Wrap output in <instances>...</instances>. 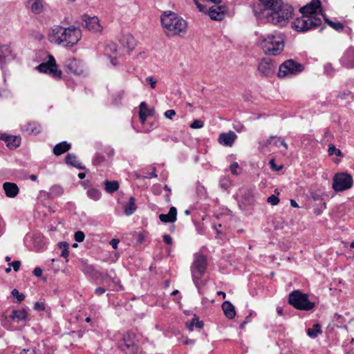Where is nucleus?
<instances>
[{
    "label": "nucleus",
    "mask_w": 354,
    "mask_h": 354,
    "mask_svg": "<svg viewBox=\"0 0 354 354\" xmlns=\"http://www.w3.org/2000/svg\"><path fill=\"white\" fill-rule=\"evenodd\" d=\"M322 24L321 18L309 15H302L292 23V27L297 31L305 32L315 28Z\"/></svg>",
    "instance_id": "6"
},
{
    "label": "nucleus",
    "mask_w": 354,
    "mask_h": 354,
    "mask_svg": "<svg viewBox=\"0 0 354 354\" xmlns=\"http://www.w3.org/2000/svg\"><path fill=\"white\" fill-rule=\"evenodd\" d=\"M10 318L17 322L26 321L28 319V313L24 308L13 310L10 315Z\"/></svg>",
    "instance_id": "24"
},
{
    "label": "nucleus",
    "mask_w": 354,
    "mask_h": 354,
    "mask_svg": "<svg viewBox=\"0 0 354 354\" xmlns=\"http://www.w3.org/2000/svg\"><path fill=\"white\" fill-rule=\"evenodd\" d=\"M240 193L242 195L244 203L247 205H252L254 202V195L252 189H243L240 190Z\"/></svg>",
    "instance_id": "28"
},
{
    "label": "nucleus",
    "mask_w": 354,
    "mask_h": 354,
    "mask_svg": "<svg viewBox=\"0 0 354 354\" xmlns=\"http://www.w3.org/2000/svg\"><path fill=\"white\" fill-rule=\"evenodd\" d=\"M66 163L71 166H73L79 169H84L85 167L82 165L81 162L78 160L76 155L73 153H68L66 156Z\"/></svg>",
    "instance_id": "25"
},
{
    "label": "nucleus",
    "mask_w": 354,
    "mask_h": 354,
    "mask_svg": "<svg viewBox=\"0 0 354 354\" xmlns=\"http://www.w3.org/2000/svg\"><path fill=\"white\" fill-rule=\"evenodd\" d=\"M11 294L17 299L19 302L22 301L25 299V295L23 293H20L17 289H13Z\"/></svg>",
    "instance_id": "44"
},
{
    "label": "nucleus",
    "mask_w": 354,
    "mask_h": 354,
    "mask_svg": "<svg viewBox=\"0 0 354 354\" xmlns=\"http://www.w3.org/2000/svg\"><path fill=\"white\" fill-rule=\"evenodd\" d=\"M38 198L41 200H48V199L53 198L50 194V191L46 192V191H44V190H41L39 192Z\"/></svg>",
    "instance_id": "43"
},
{
    "label": "nucleus",
    "mask_w": 354,
    "mask_h": 354,
    "mask_svg": "<svg viewBox=\"0 0 354 354\" xmlns=\"http://www.w3.org/2000/svg\"><path fill=\"white\" fill-rule=\"evenodd\" d=\"M145 107H146V102H141L140 104L139 116H140V120L142 124H144L147 118L149 116V113H145V111L144 109H145Z\"/></svg>",
    "instance_id": "40"
},
{
    "label": "nucleus",
    "mask_w": 354,
    "mask_h": 354,
    "mask_svg": "<svg viewBox=\"0 0 354 354\" xmlns=\"http://www.w3.org/2000/svg\"><path fill=\"white\" fill-rule=\"evenodd\" d=\"M236 138V134L234 131H230L227 133H221L218 137V142L224 146L231 147Z\"/></svg>",
    "instance_id": "18"
},
{
    "label": "nucleus",
    "mask_w": 354,
    "mask_h": 354,
    "mask_svg": "<svg viewBox=\"0 0 354 354\" xmlns=\"http://www.w3.org/2000/svg\"><path fill=\"white\" fill-rule=\"evenodd\" d=\"M104 186L106 192L109 194H113L119 189V184L117 181L106 180Z\"/></svg>",
    "instance_id": "34"
},
{
    "label": "nucleus",
    "mask_w": 354,
    "mask_h": 354,
    "mask_svg": "<svg viewBox=\"0 0 354 354\" xmlns=\"http://www.w3.org/2000/svg\"><path fill=\"white\" fill-rule=\"evenodd\" d=\"M239 168V164L236 162H234L230 165V169L232 174L238 175L239 173L237 169Z\"/></svg>",
    "instance_id": "50"
},
{
    "label": "nucleus",
    "mask_w": 354,
    "mask_h": 354,
    "mask_svg": "<svg viewBox=\"0 0 354 354\" xmlns=\"http://www.w3.org/2000/svg\"><path fill=\"white\" fill-rule=\"evenodd\" d=\"M324 20L331 27L333 28L334 30H337V31H342L343 29H344V25L343 24L337 21V22H335V21H333L327 18H326L325 17H324Z\"/></svg>",
    "instance_id": "39"
},
{
    "label": "nucleus",
    "mask_w": 354,
    "mask_h": 354,
    "mask_svg": "<svg viewBox=\"0 0 354 354\" xmlns=\"http://www.w3.org/2000/svg\"><path fill=\"white\" fill-rule=\"evenodd\" d=\"M204 126V122L200 120H194L189 125L192 129H201Z\"/></svg>",
    "instance_id": "45"
},
{
    "label": "nucleus",
    "mask_w": 354,
    "mask_h": 354,
    "mask_svg": "<svg viewBox=\"0 0 354 354\" xmlns=\"http://www.w3.org/2000/svg\"><path fill=\"white\" fill-rule=\"evenodd\" d=\"M270 165L271 168L274 169V170L279 171L280 169V168H276L275 167V164H274V160H271L270 161Z\"/></svg>",
    "instance_id": "62"
},
{
    "label": "nucleus",
    "mask_w": 354,
    "mask_h": 354,
    "mask_svg": "<svg viewBox=\"0 0 354 354\" xmlns=\"http://www.w3.org/2000/svg\"><path fill=\"white\" fill-rule=\"evenodd\" d=\"M23 131L26 133L28 135L30 134H38L41 131V126L40 124L35 122H31L27 123L26 125H24L22 127Z\"/></svg>",
    "instance_id": "21"
},
{
    "label": "nucleus",
    "mask_w": 354,
    "mask_h": 354,
    "mask_svg": "<svg viewBox=\"0 0 354 354\" xmlns=\"http://www.w3.org/2000/svg\"><path fill=\"white\" fill-rule=\"evenodd\" d=\"M48 61L40 64L36 68L41 73H48L55 79H60L62 71L58 70L57 65L54 57L51 55H48Z\"/></svg>",
    "instance_id": "11"
},
{
    "label": "nucleus",
    "mask_w": 354,
    "mask_h": 354,
    "mask_svg": "<svg viewBox=\"0 0 354 354\" xmlns=\"http://www.w3.org/2000/svg\"><path fill=\"white\" fill-rule=\"evenodd\" d=\"M353 180L351 175L347 173H337L333 178L332 187L336 192H343L353 187Z\"/></svg>",
    "instance_id": "9"
},
{
    "label": "nucleus",
    "mask_w": 354,
    "mask_h": 354,
    "mask_svg": "<svg viewBox=\"0 0 354 354\" xmlns=\"http://www.w3.org/2000/svg\"><path fill=\"white\" fill-rule=\"evenodd\" d=\"M222 309L224 314L228 319H233L236 315L234 306L228 301H225L222 304Z\"/></svg>",
    "instance_id": "27"
},
{
    "label": "nucleus",
    "mask_w": 354,
    "mask_h": 354,
    "mask_svg": "<svg viewBox=\"0 0 354 354\" xmlns=\"http://www.w3.org/2000/svg\"><path fill=\"white\" fill-rule=\"evenodd\" d=\"M163 241L167 245H171L173 243L172 238L169 234H165L163 236Z\"/></svg>",
    "instance_id": "56"
},
{
    "label": "nucleus",
    "mask_w": 354,
    "mask_h": 354,
    "mask_svg": "<svg viewBox=\"0 0 354 354\" xmlns=\"http://www.w3.org/2000/svg\"><path fill=\"white\" fill-rule=\"evenodd\" d=\"M30 8L35 14H39L43 11V1L33 0L30 5Z\"/></svg>",
    "instance_id": "36"
},
{
    "label": "nucleus",
    "mask_w": 354,
    "mask_h": 354,
    "mask_svg": "<svg viewBox=\"0 0 354 354\" xmlns=\"http://www.w3.org/2000/svg\"><path fill=\"white\" fill-rule=\"evenodd\" d=\"M104 160V156H102L100 153H96L93 159V163L94 165H97V164H100L102 162H103Z\"/></svg>",
    "instance_id": "48"
},
{
    "label": "nucleus",
    "mask_w": 354,
    "mask_h": 354,
    "mask_svg": "<svg viewBox=\"0 0 354 354\" xmlns=\"http://www.w3.org/2000/svg\"><path fill=\"white\" fill-rule=\"evenodd\" d=\"M85 235L83 232L77 231L74 234V239L77 242H82L84 240Z\"/></svg>",
    "instance_id": "46"
},
{
    "label": "nucleus",
    "mask_w": 354,
    "mask_h": 354,
    "mask_svg": "<svg viewBox=\"0 0 354 354\" xmlns=\"http://www.w3.org/2000/svg\"><path fill=\"white\" fill-rule=\"evenodd\" d=\"M177 209L175 207H171L169 209L168 214H161L159 215V219L162 223H173L176 221Z\"/></svg>",
    "instance_id": "23"
},
{
    "label": "nucleus",
    "mask_w": 354,
    "mask_h": 354,
    "mask_svg": "<svg viewBox=\"0 0 354 354\" xmlns=\"http://www.w3.org/2000/svg\"><path fill=\"white\" fill-rule=\"evenodd\" d=\"M136 46V40L134 37L130 34L123 35L120 40L119 44L115 43H109L105 47V53L109 56L111 63L116 66L117 57L129 54Z\"/></svg>",
    "instance_id": "3"
},
{
    "label": "nucleus",
    "mask_w": 354,
    "mask_h": 354,
    "mask_svg": "<svg viewBox=\"0 0 354 354\" xmlns=\"http://www.w3.org/2000/svg\"><path fill=\"white\" fill-rule=\"evenodd\" d=\"M118 347L126 354H136L138 348L132 335L129 333L123 335L122 339L118 342Z\"/></svg>",
    "instance_id": "12"
},
{
    "label": "nucleus",
    "mask_w": 354,
    "mask_h": 354,
    "mask_svg": "<svg viewBox=\"0 0 354 354\" xmlns=\"http://www.w3.org/2000/svg\"><path fill=\"white\" fill-rule=\"evenodd\" d=\"M161 24L168 36H182L187 32V21L174 12H164L161 15Z\"/></svg>",
    "instance_id": "4"
},
{
    "label": "nucleus",
    "mask_w": 354,
    "mask_h": 354,
    "mask_svg": "<svg viewBox=\"0 0 354 354\" xmlns=\"http://www.w3.org/2000/svg\"><path fill=\"white\" fill-rule=\"evenodd\" d=\"M71 149V144L66 141L61 142L57 144L53 148V153L55 156H60L67 152Z\"/></svg>",
    "instance_id": "26"
},
{
    "label": "nucleus",
    "mask_w": 354,
    "mask_h": 354,
    "mask_svg": "<svg viewBox=\"0 0 354 354\" xmlns=\"http://www.w3.org/2000/svg\"><path fill=\"white\" fill-rule=\"evenodd\" d=\"M82 26L89 31L93 32H100L102 30V26L100 24V20L95 16L90 17L87 15H83Z\"/></svg>",
    "instance_id": "15"
},
{
    "label": "nucleus",
    "mask_w": 354,
    "mask_h": 354,
    "mask_svg": "<svg viewBox=\"0 0 354 354\" xmlns=\"http://www.w3.org/2000/svg\"><path fill=\"white\" fill-rule=\"evenodd\" d=\"M277 65L270 58H264L258 66V71L261 75L264 77H268L273 74Z\"/></svg>",
    "instance_id": "16"
},
{
    "label": "nucleus",
    "mask_w": 354,
    "mask_h": 354,
    "mask_svg": "<svg viewBox=\"0 0 354 354\" xmlns=\"http://www.w3.org/2000/svg\"><path fill=\"white\" fill-rule=\"evenodd\" d=\"M194 326L197 328H201L203 326V322L202 321H199L198 318L196 315L189 324H187V327L190 331L194 330Z\"/></svg>",
    "instance_id": "37"
},
{
    "label": "nucleus",
    "mask_w": 354,
    "mask_h": 354,
    "mask_svg": "<svg viewBox=\"0 0 354 354\" xmlns=\"http://www.w3.org/2000/svg\"><path fill=\"white\" fill-rule=\"evenodd\" d=\"M285 36L281 32L268 34L261 41L263 52L269 55H278L283 50Z\"/></svg>",
    "instance_id": "5"
},
{
    "label": "nucleus",
    "mask_w": 354,
    "mask_h": 354,
    "mask_svg": "<svg viewBox=\"0 0 354 354\" xmlns=\"http://www.w3.org/2000/svg\"><path fill=\"white\" fill-rule=\"evenodd\" d=\"M50 191L53 198L55 197L60 196L64 194L63 187L58 185H55L52 186L50 189Z\"/></svg>",
    "instance_id": "38"
},
{
    "label": "nucleus",
    "mask_w": 354,
    "mask_h": 354,
    "mask_svg": "<svg viewBox=\"0 0 354 354\" xmlns=\"http://www.w3.org/2000/svg\"><path fill=\"white\" fill-rule=\"evenodd\" d=\"M340 61L344 66L348 68H354V48L347 49Z\"/></svg>",
    "instance_id": "19"
},
{
    "label": "nucleus",
    "mask_w": 354,
    "mask_h": 354,
    "mask_svg": "<svg viewBox=\"0 0 354 354\" xmlns=\"http://www.w3.org/2000/svg\"><path fill=\"white\" fill-rule=\"evenodd\" d=\"M100 278L104 282H108L109 281H113V279L111 275H109L106 272H102L100 274Z\"/></svg>",
    "instance_id": "53"
},
{
    "label": "nucleus",
    "mask_w": 354,
    "mask_h": 354,
    "mask_svg": "<svg viewBox=\"0 0 354 354\" xmlns=\"http://www.w3.org/2000/svg\"><path fill=\"white\" fill-rule=\"evenodd\" d=\"M146 81L150 84L151 88H155L156 85V80L154 77L150 76L146 78Z\"/></svg>",
    "instance_id": "55"
},
{
    "label": "nucleus",
    "mask_w": 354,
    "mask_h": 354,
    "mask_svg": "<svg viewBox=\"0 0 354 354\" xmlns=\"http://www.w3.org/2000/svg\"><path fill=\"white\" fill-rule=\"evenodd\" d=\"M221 0H194V3L199 10L202 12L207 11V8L209 6V3H221Z\"/></svg>",
    "instance_id": "30"
},
{
    "label": "nucleus",
    "mask_w": 354,
    "mask_h": 354,
    "mask_svg": "<svg viewBox=\"0 0 354 354\" xmlns=\"http://www.w3.org/2000/svg\"><path fill=\"white\" fill-rule=\"evenodd\" d=\"M272 145L277 147L280 146L284 147L285 149H288V145L286 143L284 140L281 137L270 136V138L266 141V146Z\"/></svg>",
    "instance_id": "29"
},
{
    "label": "nucleus",
    "mask_w": 354,
    "mask_h": 354,
    "mask_svg": "<svg viewBox=\"0 0 354 354\" xmlns=\"http://www.w3.org/2000/svg\"><path fill=\"white\" fill-rule=\"evenodd\" d=\"M6 196L15 198L19 194V189L17 184L14 183L6 182L3 185Z\"/></svg>",
    "instance_id": "20"
},
{
    "label": "nucleus",
    "mask_w": 354,
    "mask_h": 354,
    "mask_svg": "<svg viewBox=\"0 0 354 354\" xmlns=\"http://www.w3.org/2000/svg\"><path fill=\"white\" fill-rule=\"evenodd\" d=\"M82 38V30L79 27L70 26L64 28L59 25L53 26L48 34L50 42L63 47H73Z\"/></svg>",
    "instance_id": "2"
},
{
    "label": "nucleus",
    "mask_w": 354,
    "mask_h": 354,
    "mask_svg": "<svg viewBox=\"0 0 354 354\" xmlns=\"http://www.w3.org/2000/svg\"><path fill=\"white\" fill-rule=\"evenodd\" d=\"M33 274L36 277H41L42 275V270L40 268H35L33 270Z\"/></svg>",
    "instance_id": "60"
},
{
    "label": "nucleus",
    "mask_w": 354,
    "mask_h": 354,
    "mask_svg": "<svg viewBox=\"0 0 354 354\" xmlns=\"http://www.w3.org/2000/svg\"><path fill=\"white\" fill-rule=\"evenodd\" d=\"M59 247L62 250L61 257L66 258L69 254L68 244L66 242L59 243Z\"/></svg>",
    "instance_id": "41"
},
{
    "label": "nucleus",
    "mask_w": 354,
    "mask_h": 354,
    "mask_svg": "<svg viewBox=\"0 0 354 354\" xmlns=\"http://www.w3.org/2000/svg\"><path fill=\"white\" fill-rule=\"evenodd\" d=\"M267 201L272 205H276L279 203V199L274 195H271L267 199Z\"/></svg>",
    "instance_id": "49"
},
{
    "label": "nucleus",
    "mask_w": 354,
    "mask_h": 354,
    "mask_svg": "<svg viewBox=\"0 0 354 354\" xmlns=\"http://www.w3.org/2000/svg\"><path fill=\"white\" fill-rule=\"evenodd\" d=\"M219 3H216L214 5L209 6L207 8V11L205 13H207L209 17L212 20L221 21L227 15V9L225 6L219 5Z\"/></svg>",
    "instance_id": "13"
},
{
    "label": "nucleus",
    "mask_w": 354,
    "mask_h": 354,
    "mask_svg": "<svg viewBox=\"0 0 354 354\" xmlns=\"http://www.w3.org/2000/svg\"><path fill=\"white\" fill-rule=\"evenodd\" d=\"M12 53L10 48L8 45L0 46V64L3 67V64L7 61L12 59Z\"/></svg>",
    "instance_id": "22"
},
{
    "label": "nucleus",
    "mask_w": 354,
    "mask_h": 354,
    "mask_svg": "<svg viewBox=\"0 0 354 354\" xmlns=\"http://www.w3.org/2000/svg\"><path fill=\"white\" fill-rule=\"evenodd\" d=\"M230 183L228 179L223 178L220 181V186L222 189L226 190L230 187Z\"/></svg>",
    "instance_id": "51"
},
{
    "label": "nucleus",
    "mask_w": 354,
    "mask_h": 354,
    "mask_svg": "<svg viewBox=\"0 0 354 354\" xmlns=\"http://www.w3.org/2000/svg\"><path fill=\"white\" fill-rule=\"evenodd\" d=\"M165 118L168 119H172L174 116L176 115V111L174 109H169L165 112L164 113Z\"/></svg>",
    "instance_id": "54"
},
{
    "label": "nucleus",
    "mask_w": 354,
    "mask_h": 354,
    "mask_svg": "<svg viewBox=\"0 0 354 354\" xmlns=\"http://www.w3.org/2000/svg\"><path fill=\"white\" fill-rule=\"evenodd\" d=\"M328 151V154L330 156L335 154L337 156H339V157L343 156V153L341 151V150L339 149H337L333 145H329Z\"/></svg>",
    "instance_id": "42"
},
{
    "label": "nucleus",
    "mask_w": 354,
    "mask_h": 354,
    "mask_svg": "<svg viewBox=\"0 0 354 354\" xmlns=\"http://www.w3.org/2000/svg\"><path fill=\"white\" fill-rule=\"evenodd\" d=\"M306 333L310 337L316 338L322 333V331L321 330L320 325L319 324H315L312 328H308Z\"/></svg>",
    "instance_id": "33"
},
{
    "label": "nucleus",
    "mask_w": 354,
    "mask_h": 354,
    "mask_svg": "<svg viewBox=\"0 0 354 354\" xmlns=\"http://www.w3.org/2000/svg\"><path fill=\"white\" fill-rule=\"evenodd\" d=\"M136 209L137 206L136 204V200L134 197L131 196L128 203H127L124 207V214L127 216H130L136 212Z\"/></svg>",
    "instance_id": "31"
},
{
    "label": "nucleus",
    "mask_w": 354,
    "mask_h": 354,
    "mask_svg": "<svg viewBox=\"0 0 354 354\" xmlns=\"http://www.w3.org/2000/svg\"><path fill=\"white\" fill-rule=\"evenodd\" d=\"M253 12L259 19H265L276 26H285L291 17L293 8L282 0H259Z\"/></svg>",
    "instance_id": "1"
},
{
    "label": "nucleus",
    "mask_w": 354,
    "mask_h": 354,
    "mask_svg": "<svg viewBox=\"0 0 354 354\" xmlns=\"http://www.w3.org/2000/svg\"><path fill=\"white\" fill-rule=\"evenodd\" d=\"M34 308L38 311H42L45 310V304L42 301H37L35 304Z\"/></svg>",
    "instance_id": "52"
},
{
    "label": "nucleus",
    "mask_w": 354,
    "mask_h": 354,
    "mask_svg": "<svg viewBox=\"0 0 354 354\" xmlns=\"http://www.w3.org/2000/svg\"><path fill=\"white\" fill-rule=\"evenodd\" d=\"M64 66L68 71L75 75H81L84 72L81 62L75 58H69L64 62Z\"/></svg>",
    "instance_id": "17"
},
{
    "label": "nucleus",
    "mask_w": 354,
    "mask_h": 354,
    "mask_svg": "<svg viewBox=\"0 0 354 354\" xmlns=\"http://www.w3.org/2000/svg\"><path fill=\"white\" fill-rule=\"evenodd\" d=\"M119 242H120L119 239H113L110 241V245L112 246V248L113 249H117Z\"/></svg>",
    "instance_id": "59"
},
{
    "label": "nucleus",
    "mask_w": 354,
    "mask_h": 354,
    "mask_svg": "<svg viewBox=\"0 0 354 354\" xmlns=\"http://www.w3.org/2000/svg\"><path fill=\"white\" fill-rule=\"evenodd\" d=\"M10 265L12 266L13 269H14V270L15 272H17V271H18L19 270L21 263H20L19 261H14Z\"/></svg>",
    "instance_id": "57"
},
{
    "label": "nucleus",
    "mask_w": 354,
    "mask_h": 354,
    "mask_svg": "<svg viewBox=\"0 0 354 354\" xmlns=\"http://www.w3.org/2000/svg\"><path fill=\"white\" fill-rule=\"evenodd\" d=\"M302 15H309L311 16L324 17L322 10V3L320 0H312L310 3L300 8Z\"/></svg>",
    "instance_id": "14"
},
{
    "label": "nucleus",
    "mask_w": 354,
    "mask_h": 354,
    "mask_svg": "<svg viewBox=\"0 0 354 354\" xmlns=\"http://www.w3.org/2000/svg\"><path fill=\"white\" fill-rule=\"evenodd\" d=\"M144 109L145 111V113H149V116L153 114V110L148 109L147 104H146V107Z\"/></svg>",
    "instance_id": "63"
},
{
    "label": "nucleus",
    "mask_w": 354,
    "mask_h": 354,
    "mask_svg": "<svg viewBox=\"0 0 354 354\" xmlns=\"http://www.w3.org/2000/svg\"><path fill=\"white\" fill-rule=\"evenodd\" d=\"M304 70L302 64L295 62L292 59H288L284 62L279 68L278 77H286L290 75L297 74Z\"/></svg>",
    "instance_id": "10"
},
{
    "label": "nucleus",
    "mask_w": 354,
    "mask_h": 354,
    "mask_svg": "<svg viewBox=\"0 0 354 354\" xmlns=\"http://www.w3.org/2000/svg\"><path fill=\"white\" fill-rule=\"evenodd\" d=\"M86 195L89 198L95 201H99L102 196L101 192L95 188L88 189L86 192Z\"/></svg>",
    "instance_id": "35"
},
{
    "label": "nucleus",
    "mask_w": 354,
    "mask_h": 354,
    "mask_svg": "<svg viewBox=\"0 0 354 354\" xmlns=\"http://www.w3.org/2000/svg\"><path fill=\"white\" fill-rule=\"evenodd\" d=\"M324 72L326 74L328 75H331L334 73V68L332 66V64L330 63H327L324 65Z\"/></svg>",
    "instance_id": "47"
},
{
    "label": "nucleus",
    "mask_w": 354,
    "mask_h": 354,
    "mask_svg": "<svg viewBox=\"0 0 354 354\" xmlns=\"http://www.w3.org/2000/svg\"><path fill=\"white\" fill-rule=\"evenodd\" d=\"M8 147L15 149L21 144V138L19 136H12L8 135V138L6 140Z\"/></svg>",
    "instance_id": "32"
},
{
    "label": "nucleus",
    "mask_w": 354,
    "mask_h": 354,
    "mask_svg": "<svg viewBox=\"0 0 354 354\" xmlns=\"http://www.w3.org/2000/svg\"><path fill=\"white\" fill-rule=\"evenodd\" d=\"M8 138V135L5 133H0V140H3L6 142Z\"/></svg>",
    "instance_id": "61"
},
{
    "label": "nucleus",
    "mask_w": 354,
    "mask_h": 354,
    "mask_svg": "<svg viewBox=\"0 0 354 354\" xmlns=\"http://www.w3.org/2000/svg\"><path fill=\"white\" fill-rule=\"evenodd\" d=\"M106 292V289L102 287H98L95 290V294L97 295H102Z\"/></svg>",
    "instance_id": "58"
},
{
    "label": "nucleus",
    "mask_w": 354,
    "mask_h": 354,
    "mask_svg": "<svg viewBox=\"0 0 354 354\" xmlns=\"http://www.w3.org/2000/svg\"><path fill=\"white\" fill-rule=\"evenodd\" d=\"M207 269V259L203 254H197L191 267L192 280L194 284L198 287L202 284L201 278Z\"/></svg>",
    "instance_id": "8"
},
{
    "label": "nucleus",
    "mask_w": 354,
    "mask_h": 354,
    "mask_svg": "<svg viewBox=\"0 0 354 354\" xmlns=\"http://www.w3.org/2000/svg\"><path fill=\"white\" fill-rule=\"evenodd\" d=\"M288 302L291 306L301 310H310L315 306V304L309 301L308 295L302 293L299 290L290 293Z\"/></svg>",
    "instance_id": "7"
},
{
    "label": "nucleus",
    "mask_w": 354,
    "mask_h": 354,
    "mask_svg": "<svg viewBox=\"0 0 354 354\" xmlns=\"http://www.w3.org/2000/svg\"><path fill=\"white\" fill-rule=\"evenodd\" d=\"M290 205L293 207H299L297 203L293 199L290 200Z\"/></svg>",
    "instance_id": "64"
}]
</instances>
